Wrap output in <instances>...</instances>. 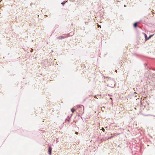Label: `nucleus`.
Returning <instances> with one entry per match:
<instances>
[{"mask_svg":"<svg viewBox=\"0 0 155 155\" xmlns=\"http://www.w3.org/2000/svg\"><path fill=\"white\" fill-rule=\"evenodd\" d=\"M98 27H100V28H101V25H98Z\"/></svg>","mask_w":155,"mask_h":155,"instance_id":"nucleus-12","label":"nucleus"},{"mask_svg":"<svg viewBox=\"0 0 155 155\" xmlns=\"http://www.w3.org/2000/svg\"><path fill=\"white\" fill-rule=\"evenodd\" d=\"M124 7H126V5H124Z\"/></svg>","mask_w":155,"mask_h":155,"instance_id":"nucleus-13","label":"nucleus"},{"mask_svg":"<svg viewBox=\"0 0 155 155\" xmlns=\"http://www.w3.org/2000/svg\"><path fill=\"white\" fill-rule=\"evenodd\" d=\"M137 23H136V22H135L134 24V28H136L137 27Z\"/></svg>","mask_w":155,"mask_h":155,"instance_id":"nucleus-5","label":"nucleus"},{"mask_svg":"<svg viewBox=\"0 0 155 155\" xmlns=\"http://www.w3.org/2000/svg\"><path fill=\"white\" fill-rule=\"evenodd\" d=\"M67 36H60L58 37L57 38L59 39H64L65 38L67 37Z\"/></svg>","mask_w":155,"mask_h":155,"instance_id":"nucleus-4","label":"nucleus"},{"mask_svg":"<svg viewBox=\"0 0 155 155\" xmlns=\"http://www.w3.org/2000/svg\"><path fill=\"white\" fill-rule=\"evenodd\" d=\"M102 131L103 132H104V131H105V130L104 129V128L103 127H102Z\"/></svg>","mask_w":155,"mask_h":155,"instance_id":"nucleus-10","label":"nucleus"},{"mask_svg":"<svg viewBox=\"0 0 155 155\" xmlns=\"http://www.w3.org/2000/svg\"><path fill=\"white\" fill-rule=\"evenodd\" d=\"M115 72H116V70L115 71Z\"/></svg>","mask_w":155,"mask_h":155,"instance_id":"nucleus-15","label":"nucleus"},{"mask_svg":"<svg viewBox=\"0 0 155 155\" xmlns=\"http://www.w3.org/2000/svg\"><path fill=\"white\" fill-rule=\"evenodd\" d=\"M123 130L124 129L122 128H119V129L118 130V131L119 132V133H117V135L122 133L123 132Z\"/></svg>","mask_w":155,"mask_h":155,"instance_id":"nucleus-2","label":"nucleus"},{"mask_svg":"<svg viewBox=\"0 0 155 155\" xmlns=\"http://www.w3.org/2000/svg\"><path fill=\"white\" fill-rule=\"evenodd\" d=\"M51 150H52L51 148V147H49L48 150V151L49 155H51Z\"/></svg>","mask_w":155,"mask_h":155,"instance_id":"nucleus-3","label":"nucleus"},{"mask_svg":"<svg viewBox=\"0 0 155 155\" xmlns=\"http://www.w3.org/2000/svg\"><path fill=\"white\" fill-rule=\"evenodd\" d=\"M142 20H140L139 21L136 22V23H137V24L139 23H140L142 22Z\"/></svg>","mask_w":155,"mask_h":155,"instance_id":"nucleus-7","label":"nucleus"},{"mask_svg":"<svg viewBox=\"0 0 155 155\" xmlns=\"http://www.w3.org/2000/svg\"><path fill=\"white\" fill-rule=\"evenodd\" d=\"M75 134H78V133L77 132H76L75 133Z\"/></svg>","mask_w":155,"mask_h":155,"instance_id":"nucleus-11","label":"nucleus"},{"mask_svg":"<svg viewBox=\"0 0 155 155\" xmlns=\"http://www.w3.org/2000/svg\"><path fill=\"white\" fill-rule=\"evenodd\" d=\"M119 2V1H117V2Z\"/></svg>","mask_w":155,"mask_h":155,"instance_id":"nucleus-14","label":"nucleus"},{"mask_svg":"<svg viewBox=\"0 0 155 155\" xmlns=\"http://www.w3.org/2000/svg\"><path fill=\"white\" fill-rule=\"evenodd\" d=\"M143 34H144L145 38V41H146L148 40V39H149L150 38H151L153 35H150L149 36V37H147V35L146 34H145V33H143Z\"/></svg>","mask_w":155,"mask_h":155,"instance_id":"nucleus-1","label":"nucleus"},{"mask_svg":"<svg viewBox=\"0 0 155 155\" xmlns=\"http://www.w3.org/2000/svg\"><path fill=\"white\" fill-rule=\"evenodd\" d=\"M110 87H114L115 86V84H114V85L113 86H110Z\"/></svg>","mask_w":155,"mask_h":155,"instance_id":"nucleus-8","label":"nucleus"},{"mask_svg":"<svg viewBox=\"0 0 155 155\" xmlns=\"http://www.w3.org/2000/svg\"><path fill=\"white\" fill-rule=\"evenodd\" d=\"M71 110L72 112V113H73L74 111H75V110L74 108H72L71 109Z\"/></svg>","mask_w":155,"mask_h":155,"instance_id":"nucleus-6","label":"nucleus"},{"mask_svg":"<svg viewBox=\"0 0 155 155\" xmlns=\"http://www.w3.org/2000/svg\"><path fill=\"white\" fill-rule=\"evenodd\" d=\"M66 3V2L65 1L63 2L62 3H61V4L64 5Z\"/></svg>","mask_w":155,"mask_h":155,"instance_id":"nucleus-9","label":"nucleus"}]
</instances>
